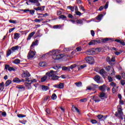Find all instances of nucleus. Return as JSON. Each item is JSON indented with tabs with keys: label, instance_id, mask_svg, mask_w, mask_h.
<instances>
[{
	"label": "nucleus",
	"instance_id": "nucleus-1",
	"mask_svg": "<svg viewBox=\"0 0 125 125\" xmlns=\"http://www.w3.org/2000/svg\"><path fill=\"white\" fill-rule=\"evenodd\" d=\"M54 70H50L46 73V76H47L49 79L51 78V80L52 81H57L58 79H60V78H61V76H58L54 75Z\"/></svg>",
	"mask_w": 125,
	"mask_h": 125
},
{
	"label": "nucleus",
	"instance_id": "nucleus-2",
	"mask_svg": "<svg viewBox=\"0 0 125 125\" xmlns=\"http://www.w3.org/2000/svg\"><path fill=\"white\" fill-rule=\"evenodd\" d=\"M63 57V54H59L56 50H53L52 52V58L54 60H59Z\"/></svg>",
	"mask_w": 125,
	"mask_h": 125
},
{
	"label": "nucleus",
	"instance_id": "nucleus-3",
	"mask_svg": "<svg viewBox=\"0 0 125 125\" xmlns=\"http://www.w3.org/2000/svg\"><path fill=\"white\" fill-rule=\"evenodd\" d=\"M85 60L88 64H90L91 65L94 64V59L92 57H87L85 58Z\"/></svg>",
	"mask_w": 125,
	"mask_h": 125
},
{
	"label": "nucleus",
	"instance_id": "nucleus-4",
	"mask_svg": "<svg viewBox=\"0 0 125 125\" xmlns=\"http://www.w3.org/2000/svg\"><path fill=\"white\" fill-rule=\"evenodd\" d=\"M86 53L88 54V55H94L97 54V52H96V51L94 49H89L86 51Z\"/></svg>",
	"mask_w": 125,
	"mask_h": 125
},
{
	"label": "nucleus",
	"instance_id": "nucleus-5",
	"mask_svg": "<svg viewBox=\"0 0 125 125\" xmlns=\"http://www.w3.org/2000/svg\"><path fill=\"white\" fill-rule=\"evenodd\" d=\"M36 55V54L35 53V52L34 51H30L28 52V54L27 55V58L28 59H32V58H33Z\"/></svg>",
	"mask_w": 125,
	"mask_h": 125
},
{
	"label": "nucleus",
	"instance_id": "nucleus-6",
	"mask_svg": "<svg viewBox=\"0 0 125 125\" xmlns=\"http://www.w3.org/2000/svg\"><path fill=\"white\" fill-rule=\"evenodd\" d=\"M101 42V41L100 40H92L88 43L89 45H94L95 44H97V43H100Z\"/></svg>",
	"mask_w": 125,
	"mask_h": 125
},
{
	"label": "nucleus",
	"instance_id": "nucleus-7",
	"mask_svg": "<svg viewBox=\"0 0 125 125\" xmlns=\"http://www.w3.org/2000/svg\"><path fill=\"white\" fill-rule=\"evenodd\" d=\"M21 77L22 78H29V77H31V74H30V73L28 71H23L21 74Z\"/></svg>",
	"mask_w": 125,
	"mask_h": 125
},
{
	"label": "nucleus",
	"instance_id": "nucleus-8",
	"mask_svg": "<svg viewBox=\"0 0 125 125\" xmlns=\"http://www.w3.org/2000/svg\"><path fill=\"white\" fill-rule=\"evenodd\" d=\"M98 119H99V121H105L106 119H107V116H104L102 115L99 114L97 116Z\"/></svg>",
	"mask_w": 125,
	"mask_h": 125
},
{
	"label": "nucleus",
	"instance_id": "nucleus-9",
	"mask_svg": "<svg viewBox=\"0 0 125 125\" xmlns=\"http://www.w3.org/2000/svg\"><path fill=\"white\" fill-rule=\"evenodd\" d=\"M17 88H18L20 92L22 91H25V89H26V87L22 85H18L16 86Z\"/></svg>",
	"mask_w": 125,
	"mask_h": 125
},
{
	"label": "nucleus",
	"instance_id": "nucleus-10",
	"mask_svg": "<svg viewBox=\"0 0 125 125\" xmlns=\"http://www.w3.org/2000/svg\"><path fill=\"white\" fill-rule=\"evenodd\" d=\"M9 71V72H11V71H15V69L13 67L9 66L8 64H6L5 65V70H7Z\"/></svg>",
	"mask_w": 125,
	"mask_h": 125
},
{
	"label": "nucleus",
	"instance_id": "nucleus-11",
	"mask_svg": "<svg viewBox=\"0 0 125 125\" xmlns=\"http://www.w3.org/2000/svg\"><path fill=\"white\" fill-rule=\"evenodd\" d=\"M115 117L119 118L121 120H124V113H119L116 112L115 114Z\"/></svg>",
	"mask_w": 125,
	"mask_h": 125
},
{
	"label": "nucleus",
	"instance_id": "nucleus-12",
	"mask_svg": "<svg viewBox=\"0 0 125 125\" xmlns=\"http://www.w3.org/2000/svg\"><path fill=\"white\" fill-rule=\"evenodd\" d=\"M101 79V77L99 75H96L94 77V80L95 82L97 83H100V80Z\"/></svg>",
	"mask_w": 125,
	"mask_h": 125
},
{
	"label": "nucleus",
	"instance_id": "nucleus-13",
	"mask_svg": "<svg viewBox=\"0 0 125 125\" xmlns=\"http://www.w3.org/2000/svg\"><path fill=\"white\" fill-rule=\"evenodd\" d=\"M26 82H27V83H25L24 84L25 86L28 87V86H31V84L32 83V80H29V78H26Z\"/></svg>",
	"mask_w": 125,
	"mask_h": 125
},
{
	"label": "nucleus",
	"instance_id": "nucleus-14",
	"mask_svg": "<svg viewBox=\"0 0 125 125\" xmlns=\"http://www.w3.org/2000/svg\"><path fill=\"white\" fill-rule=\"evenodd\" d=\"M105 87H106V85L104 84L103 85L100 86L98 87V88L101 90V91H102L103 92H104V91L106 90V89H105Z\"/></svg>",
	"mask_w": 125,
	"mask_h": 125
},
{
	"label": "nucleus",
	"instance_id": "nucleus-15",
	"mask_svg": "<svg viewBox=\"0 0 125 125\" xmlns=\"http://www.w3.org/2000/svg\"><path fill=\"white\" fill-rule=\"evenodd\" d=\"M114 42H118L119 43H120V44H122L123 46H125V42L124 41H122L120 40L116 39L114 40Z\"/></svg>",
	"mask_w": 125,
	"mask_h": 125
},
{
	"label": "nucleus",
	"instance_id": "nucleus-16",
	"mask_svg": "<svg viewBox=\"0 0 125 125\" xmlns=\"http://www.w3.org/2000/svg\"><path fill=\"white\" fill-rule=\"evenodd\" d=\"M109 41H111V42H114V39L108 38H106L102 40V42H108Z\"/></svg>",
	"mask_w": 125,
	"mask_h": 125
},
{
	"label": "nucleus",
	"instance_id": "nucleus-17",
	"mask_svg": "<svg viewBox=\"0 0 125 125\" xmlns=\"http://www.w3.org/2000/svg\"><path fill=\"white\" fill-rule=\"evenodd\" d=\"M35 34H36V32H35V31H33V32H31L30 34H29L27 38V40L30 41V40H31V39H32V37H33L34 36V35H35Z\"/></svg>",
	"mask_w": 125,
	"mask_h": 125
},
{
	"label": "nucleus",
	"instance_id": "nucleus-18",
	"mask_svg": "<svg viewBox=\"0 0 125 125\" xmlns=\"http://www.w3.org/2000/svg\"><path fill=\"white\" fill-rule=\"evenodd\" d=\"M99 73L101 76H102V77H103V78H105V75H104V74H105L106 72L105 71V70L104 69L102 68V69H101L99 71Z\"/></svg>",
	"mask_w": 125,
	"mask_h": 125
},
{
	"label": "nucleus",
	"instance_id": "nucleus-19",
	"mask_svg": "<svg viewBox=\"0 0 125 125\" xmlns=\"http://www.w3.org/2000/svg\"><path fill=\"white\" fill-rule=\"evenodd\" d=\"M13 83H21V80L17 77L15 78L13 81Z\"/></svg>",
	"mask_w": 125,
	"mask_h": 125
},
{
	"label": "nucleus",
	"instance_id": "nucleus-20",
	"mask_svg": "<svg viewBox=\"0 0 125 125\" xmlns=\"http://www.w3.org/2000/svg\"><path fill=\"white\" fill-rule=\"evenodd\" d=\"M91 85H92V90L93 91H94V90H96L98 87H99V85L96 84H94V83H91Z\"/></svg>",
	"mask_w": 125,
	"mask_h": 125
},
{
	"label": "nucleus",
	"instance_id": "nucleus-21",
	"mask_svg": "<svg viewBox=\"0 0 125 125\" xmlns=\"http://www.w3.org/2000/svg\"><path fill=\"white\" fill-rule=\"evenodd\" d=\"M102 18H103V14H99L96 17V19L99 21H101V20H102Z\"/></svg>",
	"mask_w": 125,
	"mask_h": 125
},
{
	"label": "nucleus",
	"instance_id": "nucleus-22",
	"mask_svg": "<svg viewBox=\"0 0 125 125\" xmlns=\"http://www.w3.org/2000/svg\"><path fill=\"white\" fill-rule=\"evenodd\" d=\"M20 33H15L14 36V40H18L20 38Z\"/></svg>",
	"mask_w": 125,
	"mask_h": 125
},
{
	"label": "nucleus",
	"instance_id": "nucleus-23",
	"mask_svg": "<svg viewBox=\"0 0 125 125\" xmlns=\"http://www.w3.org/2000/svg\"><path fill=\"white\" fill-rule=\"evenodd\" d=\"M47 78H48V76H47V75H46V74H45V76H44V77H43L41 78V82L44 83V82H45V81H46V79H47Z\"/></svg>",
	"mask_w": 125,
	"mask_h": 125
},
{
	"label": "nucleus",
	"instance_id": "nucleus-24",
	"mask_svg": "<svg viewBox=\"0 0 125 125\" xmlns=\"http://www.w3.org/2000/svg\"><path fill=\"white\" fill-rule=\"evenodd\" d=\"M11 49V50H12V51H15V50H17V49H19V46L16 45L15 46H13V47H12Z\"/></svg>",
	"mask_w": 125,
	"mask_h": 125
},
{
	"label": "nucleus",
	"instance_id": "nucleus-25",
	"mask_svg": "<svg viewBox=\"0 0 125 125\" xmlns=\"http://www.w3.org/2000/svg\"><path fill=\"white\" fill-rule=\"evenodd\" d=\"M12 83V81H11V80H7L5 83V86L6 87L8 86V85H9L10 83Z\"/></svg>",
	"mask_w": 125,
	"mask_h": 125
},
{
	"label": "nucleus",
	"instance_id": "nucleus-26",
	"mask_svg": "<svg viewBox=\"0 0 125 125\" xmlns=\"http://www.w3.org/2000/svg\"><path fill=\"white\" fill-rule=\"evenodd\" d=\"M42 89L44 91H46L47 90H48V89H49V87L45 85H42Z\"/></svg>",
	"mask_w": 125,
	"mask_h": 125
},
{
	"label": "nucleus",
	"instance_id": "nucleus-27",
	"mask_svg": "<svg viewBox=\"0 0 125 125\" xmlns=\"http://www.w3.org/2000/svg\"><path fill=\"white\" fill-rule=\"evenodd\" d=\"M105 95V93L103 92L100 94L99 97H100L101 98H103V97H105V98H107V96Z\"/></svg>",
	"mask_w": 125,
	"mask_h": 125
},
{
	"label": "nucleus",
	"instance_id": "nucleus-28",
	"mask_svg": "<svg viewBox=\"0 0 125 125\" xmlns=\"http://www.w3.org/2000/svg\"><path fill=\"white\" fill-rule=\"evenodd\" d=\"M75 84L76 85V86L78 87H81V86L83 85V83H82L81 82H79L75 83Z\"/></svg>",
	"mask_w": 125,
	"mask_h": 125
},
{
	"label": "nucleus",
	"instance_id": "nucleus-29",
	"mask_svg": "<svg viewBox=\"0 0 125 125\" xmlns=\"http://www.w3.org/2000/svg\"><path fill=\"white\" fill-rule=\"evenodd\" d=\"M59 18L60 19H62V20H67V17L63 15H61V16H60Z\"/></svg>",
	"mask_w": 125,
	"mask_h": 125
},
{
	"label": "nucleus",
	"instance_id": "nucleus-30",
	"mask_svg": "<svg viewBox=\"0 0 125 125\" xmlns=\"http://www.w3.org/2000/svg\"><path fill=\"white\" fill-rule=\"evenodd\" d=\"M38 42H39L38 40H36L35 42H33L31 45V47H33V46H35V45H37L38 44Z\"/></svg>",
	"mask_w": 125,
	"mask_h": 125
},
{
	"label": "nucleus",
	"instance_id": "nucleus-31",
	"mask_svg": "<svg viewBox=\"0 0 125 125\" xmlns=\"http://www.w3.org/2000/svg\"><path fill=\"white\" fill-rule=\"evenodd\" d=\"M67 8L68 9H70L71 10V11H72L73 12H74V10L75 9V7H73L72 6H68L67 7Z\"/></svg>",
	"mask_w": 125,
	"mask_h": 125
},
{
	"label": "nucleus",
	"instance_id": "nucleus-32",
	"mask_svg": "<svg viewBox=\"0 0 125 125\" xmlns=\"http://www.w3.org/2000/svg\"><path fill=\"white\" fill-rule=\"evenodd\" d=\"M62 26L61 25L59 24V25H54L53 26V28L54 29H61Z\"/></svg>",
	"mask_w": 125,
	"mask_h": 125
},
{
	"label": "nucleus",
	"instance_id": "nucleus-33",
	"mask_svg": "<svg viewBox=\"0 0 125 125\" xmlns=\"http://www.w3.org/2000/svg\"><path fill=\"white\" fill-rule=\"evenodd\" d=\"M13 63H14V64H20V60L16 59L14 61Z\"/></svg>",
	"mask_w": 125,
	"mask_h": 125
},
{
	"label": "nucleus",
	"instance_id": "nucleus-34",
	"mask_svg": "<svg viewBox=\"0 0 125 125\" xmlns=\"http://www.w3.org/2000/svg\"><path fill=\"white\" fill-rule=\"evenodd\" d=\"M59 88H60L61 89H62V88H64V83H60L59 84Z\"/></svg>",
	"mask_w": 125,
	"mask_h": 125
},
{
	"label": "nucleus",
	"instance_id": "nucleus-35",
	"mask_svg": "<svg viewBox=\"0 0 125 125\" xmlns=\"http://www.w3.org/2000/svg\"><path fill=\"white\" fill-rule=\"evenodd\" d=\"M105 69L106 72H110V70H111V66H107L106 67H105Z\"/></svg>",
	"mask_w": 125,
	"mask_h": 125
},
{
	"label": "nucleus",
	"instance_id": "nucleus-36",
	"mask_svg": "<svg viewBox=\"0 0 125 125\" xmlns=\"http://www.w3.org/2000/svg\"><path fill=\"white\" fill-rule=\"evenodd\" d=\"M76 23L77 24H81V25H83V21L82 20H76Z\"/></svg>",
	"mask_w": 125,
	"mask_h": 125
},
{
	"label": "nucleus",
	"instance_id": "nucleus-37",
	"mask_svg": "<svg viewBox=\"0 0 125 125\" xmlns=\"http://www.w3.org/2000/svg\"><path fill=\"white\" fill-rule=\"evenodd\" d=\"M106 61L108 62V64L111 65L112 62H111V58H110V57H107Z\"/></svg>",
	"mask_w": 125,
	"mask_h": 125
},
{
	"label": "nucleus",
	"instance_id": "nucleus-38",
	"mask_svg": "<svg viewBox=\"0 0 125 125\" xmlns=\"http://www.w3.org/2000/svg\"><path fill=\"white\" fill-rule=\"evenodd\" d=\"M21 11H23L25 13H29L30 12V9H21Z\"/></svg>",
	"mask_w": 125,
	"mask_h": 125
},
{
	"label": "nucleus",
	"instance_id": "nucleus-39",
	"mask_svg": "<svg viewBox=\"0 0 125 125\" xmlns=\"http://www.w3.org/2000/svg\"><path fill=\"white\" fill-rule=\"evenodd\" d=\"M39 66L41 67H44L45 66V62H41L39 63Z\"/></svg>",
	"mask_w": 125,
	"mask_h": 125
},
{
	"label": "nucleus",
	"instance_id": "nucleus-40",
	"mask_svg": "<svg viewBox=\"0 0 125 125\" xmlns=\"http://www.w3.org/2000/svg\"><path fill=\"white\" fill-rule=\"evenodd\" d=\"M28 2H31V3H37V2H38V0H29Z\"/></svg>",
	"mask_w": 125,
	"mask_h": 125
},
{
	"label": "nucleus",
	"instance_id": "nucleus-41",
	"mask_svg": "<svg viewBox=\"0 0 125 125\" xmlns=\"http://www.w3.org/2000/svg\"><path fill=\"white\" fill-rule=\"evenodd\" d=\"M77 66H78V65H77V64H74L70 65L69 67H70L71 70H73V69H74V68H76L77 67Z\"/></svg>",
	"mask_w": 125,
	"mask_h": 125
},
{
	"label": "nucleus",
	"instance_id": "nucleus-42",
	"mask_svg": "<svg viewBox=\"0 0 125 125\" xmlns=\"http://www.w3.org/2000/svg\"><path fill=\"white\" fill-rule=\"evenodd\" d=\"M12 51L11 49H8V51H7L6 57H8L9 55L11 54Z\"/></svg>",
	"mask_w": 125,
	"mask_h": 125
},
{
	"label": "nucleus",
	"instance_id": "nucleus-43",
	"mask_svg": "<svg viewBox=\"0 0 125 125\" xmlns=\"http://www.w3.org/2000/svg\"><path fill=\"white\" fill-rule=\"evenodd\" d=\"M56 98H57V96H56V94H53L52 95V99H53V100H55Z\"/></svg>",
	"mask_w": 125,
	"mask_h": 125
},
{
	"label": "nucleus",
	"instance_id": "nucleus-44",
	"mask_svg": "<svg viewBox=\"0 0 125 125\" xmlns=\"http://www.w3.org/2000/svg\"><path fill=\"white\" fill-rule=\"evenodd\" d=\"M34 9H35V10H36V11H39L40 10V11L42 12V7H38L37 8H35V7H34Z\"/></svg>",
	"mask_w": 125,
	"mask_h": 125
},
{
	"label": "nucleus",
	"instance_id": "nucleus-45",
	"mask_svg": "<svg viewBox=\"0 0 125 125\" xmlns=\"http://www.w3.org/2000/svg\"><path fill=\"white\" fill-rule=\"evenodd\" d=\"M118 114H124V113L123 112V109H122V108H119L118 109Z\"/></svg>",
	"mask_w": 125,
	"mask_h": 125
},
{
	"label": "nucleus",
	"instance_id": "nucleus-46",
	"mask_svg": "<svg viewBox=\"0 0 125 125\" xmlns=\"http://www.w3.org/2000/svg\"><path fill=\"white\" fill-rule=\"evenodd\" d=\"M19 122V123H20L21 124H22V125H26L27 123V121L25 120H22V121L20 120Z\"/></svg>",
	"mask_w": 125,
	"mask_h": 125
},
{
	"label": "nucleus",
	"instance_id": "nucleus-47",
	"mask_svg": "<svg viewBox=\"0 0 125 125\" xmlns=\"http://www.w3.org/2000/svg\"><path fill=\"white\" fill-rule=\"evenodd\" d=\"M108 6H109V1L106 2L105 5L104 6V9H107V8H108Z\"/></svg>",
	"mask_w": 125,
	"mask_h": 125
},
{
	"label": "nucleus",
	"instance_id": "nucleus-48",
	"mask_svg": "<svg viewBox=\"0 0 125 125\" xmlns=\"http://www.w3.org/2000/svg\"><path fill=\"white\" fill-rule=\"evenodd\" d=\"M0 87L2 88V90H3V89H4V82H2L1 83H0Z\"/></svg>",
	"mask_w": 125,
	"mask_h": 125
},
{
	"label": "nucleus",
	"instance_id": "nucleus-49",
	"mask_svg": "<svg viewBox=\"0 0 125 125\" xmlns=\"http://www.w3.org/2000/svg\"><path fill=\"white\" fill-rule=\"evenodd\" d=\"M75 14L77 15L78 16H81L82 15V13L81 12L77 11L75 12Z\"/></svg>",
	"mask_w": 125,
	"mask_h": 125
},
{
	"label": "nucleus",
	"instance_id": "nucleus-50",
	"mask_svg": "<svg viewBox=\"0 0 125 125\" xmlns=\"http://www.w3.org/2000/svg\"><path fill=\"white\" fill-rule=\"evenodd\" d=\"M90 122L93 125L97 124V121H96V120L93 119V120H91Z\"/></svg>",
	"mask_w": 125,
	"mask_h": 125
},
{
	"label": "nucleus",
	"instance_id": "nucleus-51",
	"mask_svg": "<svg viewBox=\"0 0 125 125\" xmlns=\"http://www.w3.org/2000/svg\"><path fill=\"white\" fill-rule=\"evenodd\" d=\"M45 112H46V113H47V114H48V115H50V113H51L50 111V109H49V108H47L45 110Z\"/></svg>",
	"mask_w": 125,
	"mask_h": 125
},
{
	"label": "nucleus",
	"instance_id": "nucleus-52",
	"mask_svg": "<svg viewBox=\"0 0 125 125\" xmlns=\"http://www.w3.org/2000/svg\"><path fill=\"white\" fill-rule=\"evenodd\" d=\"M9 23H13V24H17V22L15 20H9Z\"/></svg>",
	"mask_w": 125,
	"mask_h": 125
},
{
	"label": "nucleus",
	"instance_id": "nucleus-53",
	"mask_svg": "<svg viewBox=\"0 0 125 125\" xmlns=\"http://www.w3.org/2000/svg\"><path fill=\"white\" fill-rule=\"evenodd\" d=\"M18 118H25L26 115L20 114L18 115Z\"/></svg>",
	"mask_w": 125,
	"mask_h": 125
},
{
	"label": "nucleus",
	"instance_id": "nucleus-54",
	"mask_svg": "<svg viewBox=\"0 0 125 125\" xmlns=\"http://www.w3.org/2000/svg\"><path fill=\"white\" fill-rule=\"evenodd\" d=\"M107 79L108 80L109 83H112V82H113V78H112V77L108 76Z\"/></svg>",
	"mask_w": 125,
	"mask_h": 125
},
{
	"label": "nucleus",
	"instance_id": "nucleus-55",
	"mask_svg": "<svg viewBox=\"0 0 125 125\" xmlns=\"http://www.w3.org/2000/svg\"><path fill=\"white\" fill-rule=\"evenodd\" d=\"M35 11L34 10H29V13H30L31 15H34V14H35Z\"/></svg>",
	"mask_w": 125,
	"mask_h": 125
},
{
	"label": "nucleus",
	"instance_id": "nucleus-56",
	"mask_svg": "<svg viewBox=\"0 0 125 125\" xmlns=\"http://www.w3.org/2000/svg\"><path fill=\"white\" fill-rule=\"evenodd\" d=\"M50 99V97H49L48 96H46L44 99V102H46V101H47V100H48V99Z\"/></svg>",
	"mask_w": 125,
	"mask_h": 125
},
{
	"label": "nucleus",
	"instance_id": "nucleus-57",
	"mask_svg": "<svg viewBox=\"0 0 125 125\" xmlns=\"http://www.w3.org/2000/svg\"><path fill=\"white\" fill-rule=\"evenodd\" d=\"M110 85H111V86H113V87H115L116 86L117 84H116V83H114V82H111V83H110Z\"/></svg>",
	"mask_w": 125,
	"mask_h": 125
},
{
	"label": "nucleus",
	"instance_id": "nucleus-58",
	"mask_svg": "<svg viewBox=\"0 0 125 125\" xmlns=\"http://www.w3.org/2000/svg\"><path fill=\"white\" fill-rule=\"evenodd\" d=\"M116 78L117 80H119V81H121V80H122V76H121V75H116Z\"/></svg>",
	"mask_w": 125,
	"mask_h": 125
},
{
	"label": "nucleus",
	"instance_id": "nucleus-59",
	"mask_svg": "<svg viewBox=\"0 0 125 125\" xmlns=\"http://www.w3.org/2000/svg\"><path fill=\"white\" fill-rule=\"evenodd\" d=\"M76 50L77 51V52L82 51V47L79 46V47H77Z\"/></svg>",
	"mask_w": 125,
	"mask_h": 125
},
{
	"label": "nucleus",
	"instance_id": "nucleus-60",
	"mask_svg": "<svg viewBox=\"0 0 125 125\" xmlns=\"http://www.w3.org/2000/svg\"><path fill=\"white\" fill-rule=\"evenodd\" d=\"M68 18H71L75 19V18H74V16H73V15L71 14H68Z\"/></svg>",
	"mask_w": 125,
	"mask_h": 125
},
{
	"label": "nucleus",
	"instance_id": "nucleus-61",
	"mask_svg": "<svg viewBox=\"0 0 125 125\" xmlns=\"http://www.w3.org/2000/svg\"><path fill=\"white\" fill-rule=\"evenodd\" d=\"M87 90H92V86H88L86 87Z\"/></svg>",
	"mask_w": 125,
	"mask_h": 125
},
{
	"label": "nucleus",
	"instance_id": "nucleus-62",
	"mask_svg": "<svg viewBox=\"0 0 125 125\" xmlns=\"http://www.w3.org/2000/svg\"><path fill=\"white\" fill-rule=\"evenodd\" d=\"M86 67V64H83V65H81L80 66L81 69H84V68H85Z\"/></svg>",
	"mask_w": 125,
	"mask_h": 125
},
{
	"label": "nucleus",
	"instance_id": "nucleus-63",
	"mask_svg": "<svg viewBox=\"0 0 125 125\" xmlns=\"http://www.w3.org/2000/svg\"><path fill=\"white\" fill-rule=\"evenodd\" d=\"M121 84L124 86L125 84V81L124 80H121Z\"/></svg>",
	"mask_w": 125,
	"mask_h": 125
},
{
	"label": "nucleus",
	"instance_id": "nucleus-64",
	"mask_svg": "<svg viewBox=\"0 0 125 125\" xmlns=\"http://www.w3.org/2000/svg\"><path fill=\"white\" fill-rule=\"evenodd\" d=\"M86 101H87V100L85 98L80 100V102H86Z\"/></svg>",
	"mask_w": 125,
	"mask_h": 125
}]
</instances>
